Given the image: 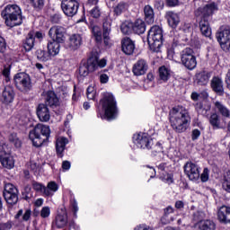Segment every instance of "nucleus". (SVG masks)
Listing matches in <instances>:
<instances>
[{
	"mask_svg": "<svg viewBox=\"0 0 230 230\" xmlns=\"http://www.w3.org/2000/svg\"><path fill=\"white\" fill-rule=\"evenodd\" d=\"M169 121L175 132L182 134V132H186L188 125L191 121L190 111L184 106H175L169 112Z\"/></svg>",
	"mask_w": 230,
	"mask_h": 230,
	"instance_id": "1",
	"label": "nucleus"
},
{
	"mask_svg": "<svg viewBox=\"0 0 230 230\" xmlns=\"http://www.w3.org/2000/svg\"><path fill=\"white\" fill-rule=\"evenodd\" d=\"M1 16L9 28L22 24V11L17 4H7L1 12Z\"/></svg>",
	"mask_w": 230,
	"mask_h": 230,
	"instance_id": "2",
	"label": "nucleus"
},
{
	"mask_svg": "<svg viewBox=\"0 0 230 230\" xmlns=\"http://www.w3.org/2000/svg\"><path fill=\"white\" fill-rule=\"evenodd\" d=\"M49 134H51L49 126L37 124L33 130L30 131L29 139L32 141L33 146H42L49 139Z\"/></svg>",
	"mask_w": 230,
	"mask_h": 230,
	"instance_id": "3",
	"label": "nucleus"
},
{
	"mask_svg": "<svg viewBox=\"0 0 230 230\" xmlns=\"http://www.w3.org/2000/svg\"><path fill=\"white\" fill-rule=\"evenodd\" d=\"M147 42L151 51L159 53L163 46V29L159 25L150 28L147 34Z\"/></svg>",
	"mask_w": 230,
	"mask_h": 230,
	"instance_id": "4",
	"label": "nucleus"
},
{
	"mask_svg": "<svg viewBox=\"0 0 230 230\" xmlns=\"http://www.w3.org/2000/svg\"><path fill=\"white\" fill-rule=\"evenodd\" d=\"M101 103L107 119H114L118 114V107L116 106L114 95L111 93H105L103 98L101 100Z\"/></svg>",
	"mask_w": 230,
	"mask_h": 230,
	"instance_id": "5",
	"label": "nucleus"
},
{
	"mask_svg": "<svg viewBox=\"0 0 230 230\" xmlns=\"http://www.w3.org/2000/svg\"><path fill=\"white\" fill-rule=\"evenodd\" d=\"M13 80L19 91H22V93H28V91H31L32 85L30 75L26 73H18L14 75Z\"/></svg>",
	"mask_w": 230,
	"mask_h": 230,
	"instance_id": "6",
	"label": "nucleus"
},
{
	"mask_svg": "<svg viewBox=\"0 0 230 230\" xmlns=\"http://www.w3.org/2000/svg\"><path fill=\"white\" fill-rule=\"evenodd\" d=\"M216 39L219 42L224 51H229L230 49V27H221L216 34Z\"/></svg>",
	"mask_w": 230,
	"mask_h": 230,
	"instance_id": "7",
	"label": "nucleus"
},
{
	"mask_svg": "<svg viewBox=\"0 0 230 230\" xmlns=\"http://www.w3.org/2000/svg\"><path fill=\"white\" fill-rule=\"evenodd\" d=\"M181 64L190 71H193L197 67V58L193 55V49L186 48L181 54Z\"/></svg>",
	"mask_w": 230,
	"mask_h": 230,
	"instance_id": "8",
	"label": "nucleus"
},
{
	"mask_svg": "<svg viewBox=\"0 0 230 230\" xmlns=\"http://www.w3.org/2000/svg\"><path fill=\"white\" fill-rule=\"evenodd\" d=\"M133 143L138 148H146L150 150L154 146V139L148 135V133H138L133 136Z\"/></svg>",
	"mask_w": 230,
	"mask_h": 230,
	"instance_id": "9",
	"label": "nucleus"
},
{
	"mask_svg": "<svg viewBox=\"0 0 230 230\" xmlns=\"http://www.w3.org/2000/svg\"><path fill=\"white\" fill-rule=\"evenodd\" d=\"M4 198L7 204L13 206L19 200V190L12 183H6L4 190Z\"/></svg>",
	"mask_w": 230,
	"mask_h": 230,
	"instance_id": "10",
	"label": "nucleus"
},
{
	"mask_svg": "<svg viewBox=\"0 0 230 230\" xmlns=\"http://www.w3.org/2000/svg\"><path fill=\"white\" fill-rule=\"evenodd\" d=\"M184 173L190 181L200 179V166L193 162H187L183 166Z\"/></svg>",
	"mask_w": 230,
	"mask_h": 230,
	"instance_id": "11",
	"label": "nucleus"
},
{
	"mask_svg": "<svg viewBox=\"0 0 230 230\" xmlns=\"http://www.w3.org/2000/svg\"><path fill=\"white\" fill-rule=\"evenodd\" d=\"M61 8L66 17H75V14L78 13L80 4L76 0H62Z\"/></svg>",
	"mask_w": 230,
	"mask_h": 230,
	"instance_id": "12",
	"label": "nucleus"
},
{
	"mask_svg": "<svg viewBox=\"0 0 230 230\" xmlns=\"http://www.w3.org/2000/svg\"><path fill=\"white\" fill-rule=\"evenodd\" d=\"M49 37L59 44L66 42V28L62 26H53L49 31Z\"/></svg>",
	"mask_w": 230,
	"mask_h": 230,
	"instance_id": "13",
	"label": "nucleus"
},
{
	"mask_svg": "<svg viewBox=\"0 0 230 230\" xmlns=\"http://www.w3.org/2000/svg\"><path fill=\"white\" fill-rule=\"evenodd\" d=\"M218 11V6L217 5V4L212 3L209 4H207L204 7H199L197 9V11L195 12V15L196 17H204V19H206V17H209V15H212L215 13V12Z\"/></svg>",
	"mask_w": 230,
	"mask_h": 230,
	"instance_id": "14",
	"label": "nucleus"
},
{
	"mask_svg": "<svg viewBox=\"0 0 230 230\" xmlns=\"http://www.w3.org/2000/svg\"><path fill=\"white\" fill-rule=\"evenodd\" d=\"M14 99L15 92L13 91V87L5 86L0 97L1 103H3L4 105H10V103H13Z\"/></svg>",
	"mask_w": 230,
	"mask_h": 230,
	"instance_id": "15",
	"label": "nucleus"
},
{
	"mask_svg": "<svg viewBox=\"0 0 230 230\" xmlns=\"http://www.w3.org/2000/svg\"><path fill=\"white\" fill-rule=\"evenodd\" d=\"M148 71V63L145 59H138L132 67V73L135 76H143Z\"/></svg>",
	"mask_w": 230,
	"mask_h": 230,
	"instance_id": "16",
	"label": "nucleus"
},
{
	"mask_svg": "<svg viewBox=\"0 0 230 230\" xmlns=\"http://www.w3.org/2000/svg\"><path fill=\"white\" fill-rule=\"evenodd\" d=\"M0 163L2 166L7 170H12V168L15 166V160H13V156L6 151H0Z\"/></svg>",
	"mask_w": 230,
	"mask_h": 230,
	"instance_id": "17",
	"label": "nucleus"
},
{
	"mask_svg": "<svg viewBox=\"0 0 230 230\" xmlns=\"http://www.w3.org/2000/svg\"><path fill=\"white\" fill-rule=\"evenodd\" d=\"M217 219L221 224H230V208L222 206L217 211Z\"/></svg>",
	"mask_w": 230,
	"mask_h": 230,
	"instance_id": "18",
	"label": "nucleus"
},
{
	"mask_svg": "<svg viewBox=\"0 0 230 230\" xmlns=\"http://www.w3.org/2000/svg\"><path fill=\"white\" fill-rule=\"evenodd\" d=\"M67 48L70 51H76L82 46V36L80 34H73L68 39Z\"/></svg>",
	"mask_w": 230,
	"mask_h": 230,
	"instance_id": "19",
	"label": "nucleus"
},
{
	"mask_svg": "<svg viewBox=\"0 0 230 230\" xmlns=\"http://www.w3.org/2000/svg\"><path fill=\"white\" fill-rule=\"evenodd\" d=\"M121 48L125 55H132L134 53V49H136V44H134L130 38L125 37L121 40Z\"/></svg>",
	"mask_w": 230,
	"mask_h": 230,
	"instance_id": "20",
	"label": "nucleus"
},
{
	"mask_svg": "<svg viewBox=\"0 0 230 230\" xmlns=\"http://www.w3.org/2000/svg\"><path fill=\"white\" fill-rule=\"evenodd\" d=\"M55 226L58 229H62L67 226V212L66 211V208H62L61 213L57 215Z\"/></svg>",
	"mask_w": 230,
	"mask_h": 230,
	"instance_id": "21",
	"label": "nucleus"
},
{
	"mask_svg": "<svg viewBox=\"0 0 230 230\" xmlns=\"http://www.w3.org/2000/svg\"><path fill=\"white\" fill-rule=\"evenodd\" d=\"M37 116L40 121L47 122L51 118L49 109L46 104H40L37 109Z\"/></svg>",
	"mask_w": 230,
	"mask_h": 230,
	"instance_id": "22",
	"label": "nucleus"
},
{
	"mask_svg": "<svg viewBox=\"0 0 230 230\" xmlns=\"http://www.w3.org/2000/svg\"><path fill=\"white\" fill-rule=\"evenodd\" d=\"M45 102L46 105L52 107V109H55V107H58V105H60V101L58 100L57 93L52 91L47 93Z\"/></svg>",
	"mask_w": 230,
	"mask_h": 230,
	"instance_id": "23",
	"label": "nucleus"
},
{
	"mask_svg": "<svg viewBox=\"0 0 230 230\" xmlns=\"http://www.w3.org/2000/svg\"><path fill=\"white\" fill-rule=\"evenodd\" d=\"M210 85L214 93H217V94L224 93V82L222 81V78L217 76L213 77Z\"/></svg>",
	"mask_w": 230,
	"mask_h": 230,
	"instance_id": "24",
	"label": "nucleus"
},
{
	"mask_svg": "<svg viewBox=\"0 0 230 230\" xmlns=\"http://www.w3.org/2000/svg\"><path fill=\"white\" fill-rule=\"evenodd\" d=\"M213 109L216 112H219V114H222L225 118H229L230 116L229 109H227V107H226L220 101L213 102Z\"/></svg>",
	"mask_w": 230,
	"mask_h": 230,
	"instance_id": "25",
	"label": "nucleus"
},
{
	"mask_svg": "<svg viewBox=\"0 0 230 230\" xmlns=\"http://www.w3.org/2000/svg\"><path fill=\"white\" fill-rule=\"evenodd\" d=\"M165 17L171 28H177V26H179V22H181V18L179 17V14H177V13L169 11L166 13Z\"/></svg>",
	"mask_w": 230,
	"mask_h": 230,
	"instance_id": "26",
	"label": "nucleus"
},
{
	"mask_svg": "<svg viewBox=\"0 0 230 230\" xmlns=\"http://www.w3.org/2000/svg\"><path fill=\"white\" fill-rule=\"evenodd\" d=\"M69 143V140L64 137H60L56 141V150L58 157H64V150H66V145Z\"/></svg>",
	"mask_w": 230,
	"mask_h": 230,
	"instance_id": "27",
	"label": "nucleus"
},
{
	"mask_svg": "<svg viewBox=\"0 0 230 230\" xmlns=\"http://www.w3.org/2000/svg\"><path fill=\"white\" fill-rule=\"evenodd\" d=\"M111 26L112 24L111 23V22L107 20L103 22V40L105 46H111V38L109 37V35H111Z\"/></svg>",
	"mask_w": 230,
	"mask_h": 230,
	"instance_id": "28",
	"label": "nucleus"
},
{
	"mask_svg": "<svg viewBox=\"0 0 230 230\" xmlns=\"http://www.w3.org/2000/svg\"><path fill=\"white\" fill-rule=\"evenodd\" d=\"M195 109H196L198 114H200L201 116H204L205 118H208V116H209V111H211V104L198 102V103H196Z\"/></svg>",
	"mask_w": 230,
	"mask_h": 230,
	"instance_id": "29",
	"label": "nucleus"
},
{
	"mask_svg": "<svg viewBox=\"0 0 230 230\" xmlns=\"http://www.w3.org/2000/svg\"><path fill=\"white\" fill-rule=\"evenodd\" d=\"M209 78H211L209 72L202 71L196 75V80L199 85H208Z\"/></svg>",
	"mask_w": 230,
	"mask_h": 230,
	"instance_id": "30",
	"label": "nucleus"
},
{
	"mask_svg": "<svg viewBox=\"0 0 230 230\" xmlns=\"http://www.w3.org/2000/svg\"><path fill=\"white\" fill-rule=\"evenodd\" d=\"M133 31L137 33V35H143V33L146 31V24L145 22L141 19L136 20V22H133Z\"/></svg>",
	"mask_w": 230,
	"mask_h": 230,
	"instance_id": "31",
	"label": "nucleus"
},
{
	"mask_svg": "<svg viewBox=\"0 0 230 230\" xmlns=\"http://www.w3.org/2000/svg\"><path fill=\"white\" fill-rule=\"evenodd\" d=\"M199 30L204 37L211 38V28L209 27V22L206 18L201 19L199 22Z\"/></svg>",
	"mask_w": 230,
	"mask_h": 230,
	"instance_id": "32",
	"label": "nucleus"
},
{
	"mask_svg": "<svg viewBox=\"0 0 230 230\" xmlns=\"http://www.w3.org/2000/svg\"><path fill=\"white\" fill-rule=\"evenodd\" d=\"M48 51L52 57H57L58 53H60V43L58 41H49L48 45Z\"/></svg>",
	"mask_w": 230,
	"mask_h": 230,
	"instance_id": "33",
	"label": "nucleus"
},
{
	"mask_svg": "<svg viewBox=\"0 0 230 230\" xmlns=\"http://www.w3.org/2000/svg\"><path fill=\"white\" fill-rule=\"evenodd\" d=\"M35 46V35L33 32H29L27 38L23 41V48L27 51H31Z\"/></svg>",
	"mask_w": 230,
	"mask_h": 230,
	"instance_id": "34",
	"label": "nucleus"
},
{
	"mask_svg": "<svg viewBox=\"0 0 230 230\" xmlns=\"http://www.w3.org/2000/svg\"><path fill=\"white\" fill-rule=\"evenodd\" d=\"M196 227L199 230H215V223L211 220H201L196 224Z\"/></svg>",
	"mask_w": 230,
	"mask_h": 230,
	"instance_id": "35",
	"label": "nucleus"
},
{
	"mask_svg": "<svg viewBox=\"0 0 230 230\" xmlns=\"http://www.w3.org/2000/svg\"><path fill=\"white\" fill-rule=\"evenodd\" d=\"M58 191V184L55 181H49L45 187V197H53Z\"/></svg>",
	"mask_w": 230,
	"mask_h": 230,
	"instance_id": "36",
	"label": "nucleus"
},
{
	"mask_svg": "<svg viewBox=\"0 0 230 230\" xmlns=\"http://www.w3.org/2000/svg\"><path fill=\"white\" fill-rule=\"evenodd\" d=\"M145 19L147 24H154V9L150 5H146L144 8Z\"/></svg>",
	"mask_w": 230,
	"mask_h": 230,
	"instance_id": "37",
	"label": "nucleus"
},
{
	"mask_svg": "<svg viewBox=\"0 0 230 230\" xmlns=\"http://www.w3.org/2000/svg\"><path fill=\"white\" fill-rule=\"evenodd\" d=\"M69 204H70V209L72 213H74L75 218H76L78 216L76 213H78V201H76V199L75 198V194L70 191V199H69Z\"/></svg>",
	"mask_w": 230,
	"mask_h": 230,
	"instance_id": "38",
	"label": "nucleus"
},
{
	"mask_svg": "<svg viewBox=\"0 0 230 230\" xmlns=\"http://www.w3.org/2000/svg\"><path fill=\"white\" fill-rule=\"evenodd\" d=\"M170 76H172L170 69H168L166 66H161L159 68L160 80H162L163 82H168V80H170Z\"/></svg>",
	"mask_w": 230,
	"mask_h": 230,
	"instance_id": "39",
	"label": "nucleus"
},
{
	"mask_svg": "<svg viewBox=\"0 0 230 230\" xmlns=\"http://www.w3.org/2000/svg\"><path fill=\"white\" fill-rule=\"evenodd\" d=\"M120 31L124 35H130L133 31V22L129 21L124 22L120 26Z\"/></svg>",
	"mask_w": 230,
	"mask_h": 230,
	"instance_id": "40",
	"label": "nucleus"
},
{
	"mask_svg": "<svg viewBox=\"0 0 230 230\" xmlns=\"http://www.w3.org/2000/svg\"><path fill=\"white\" fill-rule=\"evenodd\" d=\"M86 67L89 69L90 73H93L98 69V58H90L86 63Z\"/></svg>",
	"mask_w": 230,
	"mask_h": 230,
	"instance_id": "41",
	"label": "nucleus"
},
{
	"mask_svg": "<svg viewBox=\"0 0 230 230\" xmlns=\"http://www.w3.org/2000/svg\"><path fill=\"white\" fill-rule=\"evenodd\" d=\"M87 12L90 13L91 17H93V19H99L102 15V9H100L98 5L88 8Z\"/></svg>",
	"mask_w": 230,
	"mask_h": 230,
	"instance_id": "42",
	"label": "nucleus"
},
{
	"mask_svg": "<svg viewBox=\"0 0 230 230\" xmlns=\"http://www.w3.org/2000/svg\"><path fill=\"white\" fill-rule=\"evenodd\" d=\"M37 57L39 60H41L42 62H48V60H51L52 56L49 54V51L46 52L45 50H38Z\"/></svg>",
	"mask_w": 230,
	"mask_h": 230,
	"instance_id": "43",
	"label": "nucleus"
},
{
	"mask_svg": "<svg viewBox=\"0 0 230 230\" xmlns=\"http://www.w3.org/2000/svg\"><path fill=\"white\" fill-rule=\"evenodd\" d=\"M9 141L15 146V148H21L22 146V142H21V139L17 137V134L13 133L9 136Z\"/></svg>",
	"mask_w": 230,
	"mask_h": 230,
	"instance_id": "44",
	"label": "nucleus"
},
{
	"mask_svg": "<svg viewBox=\"0 0 230 230\" xmlns=\"http://www.w3.org/2000/svg\"><path fill=\"white\" fill-rule=\"evenodd\" d=\"M209 123L215 128H218L220 127V118L218 117V114L212 113L209 117Z\"/></svg>",
	"mask_w": 230,
	"mask_h": 230,
	"instance_id": "45",
	"label": "nucleus"
},
{
	"mask_svg": "<svg viewBox=\"0 0 230 230\" xmlns=\"http://www.w3.org/2000/svg\"><path fill=\"white\" fill-rule=\"evenodd\" d=\"M92 33L93 37L95 38L96 42H102V29L98 26H93L92 28Z\"/></svg>",
	"mask_w": 230,
	"mask_h": 230,
	"instance_id": "46",
	"label": "nucleus"
},
{
	"mask_svg": "<svg viewBox=\"0 0 230 230\" xmlns=\"http://www.w3.org/2000/svg\"><path fill=\"white\" fill-rule=\"evenodd\" d=\"M127 10V4L120 2L114 7V13L117 15H121L122 12Z\"/></svg>",
	"mask_w": 230,
	"mask_h": 230,
	"instance_id": "47",
	"label": "nucleus"
},
{
	"mask_svg": "<svg viewBox=\"0 0 230 230\" xmlns=\"http://www.w3.org/2000/svg\"><path fill=\"white\" fill-rule=\"evenodd\" d=\"M86 94L88 100H94L96 98V90H94V86H88Z\"/></svg>",
	"mask_w": 230,
	"mask_h": 230,
	"instance_id": "48",
	"label": "nucleus"
},
{
	"mask_svg": "<svg viewBox=\"0 0 230 230\" xmlns=\"http://www.w3.org/2000/svg\"><path fill=\"white\" fill-rule=\"evenodd\" d=\"M89 73L91 72L87 67V66L85 65V63L81 64V66H79V75L81 76H87Z\"/></svg>",
	"mask_w": 230,
	"mask_h": 230,
	"instance_id": "49",
	"label": "nucleus"
},
{
	"mask_svg": "<svg viewBox=\"0 0 230 230\" xmlns=\"http://www.w3.org/2000/svg\"><path fill=\"white\" fill-rule=\"evenodd\" d=\"M40 215L41 218H49V215H51V208L49 207H43Z\"/></svg>",
	"mask_w": 230,
	"mask_h": 230,
	"instance_id": "50",
	"label": "nucleus"
},
{
	"mask_svg": "<svg viewBox=\"0 0 230 230\" xmlns=\"http://www.w3.org/2000/svg\"><path fill=\"white\" fill-rule=\"evenodd\" d=\"M160 179H162V181H164V182H166V184H172V182H173V174L166 173L164 176H160Z\"/></svg>",
	"mask_w": 230,
	"mask_h": 230,
	"instance_id": "51",
	"label": "nucleus"
},
{
	"mask_svg": "<svg viewBox=\"0 0 230 230\" xmlns=\"http://www.w3.org/2000/svg\"><path fill=\"white\" fill-rule=\"evenodd\" d=\"M32 188L33 190H35V191H40V193H43V195L45 196V188L46 186L39 183V182H34L32 184Z\"/></svg>",
	"mask_w": 230,
	"mask_h": 230,
	"instance_id": "52",
	"label": "nucleus"
},
{
	"mask_svg": "<svg viewBox=\"0 0 230 230\" xmlns=\"http://www.w3.org/2000/svg\"><path fill=\"white\" fill-rule=\"evenodd\" d=\"M173 220H175V218L172 216H170V215H167V216L164 215L161 218V222L164 226H166V224H172V222H173Z\"/></svg>",
	"mask_w": 230,
	"mask_h": 230,
	"instance_id": "53",
	"label": "nucleus"
},
{
	"mask_svg": "<svg viewBox=\"0 0 230 230\" xmlns=\"http://www.w3.org/2000/svg\"><path fill=\"white\" fill-rule=\"evenodd\" d=\"M201 182H208L209 181V169L205 168L200 175Z\"/></svg>",
	"mask_w": 230,
	"mask_h": 230,
	"instance_id": "54",
	"label": "nucleus"
},
{
	"mask_svg": "<svg viewBox=\"0 0 230 230\" xmlns=\"http://www.w3.org/2000/svg\"><path fill=\"white\" fill-rule=\"evenodd\" d=\"M12 227H13V223L12 221L0 224V230H10Z\"/></svg>",
	"mask_w": 230,
	"mask_h": 230,
	"instance_id": "55",
	"label": "nucleus"
},
{
	"mask_svg": "<svg viewBox=\"0 0 230 230\" xmlns=\"http://www.w3.org/2000/svg\"><path fill=\"white\" fill-rule=\"evenodd\" d=\"M6 51V40L0 36V54L4 53Z\"/></svg>",
	"mask_w": 230,
	"mask_h": 230,
	"instance_id": "56",
	"label": "nucleus"
},
{
	"mask_svg": "<svg viewBox=\"0 0 230 230\" xmlns=\"http://www.w3.org/2000/svg\"><path fill=\"white\" fill-rule=\"evenodd\" d=\"M100 0H88L85 4L86 10H89V8H93V6H98V3Z\"/></svg>",
	"mask_w": 230,
	"mask_h": 230,
	"instance_id": "57",
	"label": "nucleus"
},
{
	"mask_svg": "<svg viewBox=\"0 0 230 230\" xmlns=\"http://www.w3.org/2000/svg\"><path fill=\"white\" fill-rule=\"evenodd\" d=\"M31 3L34 8H42L44 6V0H31Z\"/></svg>",
	"mask_w": 230,
	"mask_h": 230,
	"instance_id": "58",
	"label": "nucleus"
},
{
	"mask_svg": "<svg viewBox=\"0 0 230 230\" xmlns=\"http://www.w3.org/2000/svg\"><path fill=\"white\" fill-rule=\"evenodd\" d=\"M175 211V209L173 208V207L172 206H168L166 207L164 209V215H165V218H166V216H172L173 215V212Z\"/></svg>",
	"mask_w": 230,
	"mask_h": 230,
	"instance_id": "59",
	"label": "nucleus"
},
{
	"mask_svg": "<svg viewBox=\"0 0 230 230\" xmlns=\"http://www.w3.org/2000/svg\"><path fill=\"white\" fill-rule=\"evenodd\" d=\"M31 218V209H26L24 214L22 215V220L24 222H28Z\"/></svg>",
	"mask_w": 230,
	"mask_h": 230,
	"instance_id": "60",
	"label": "nucleus"
},
{
	"mask_svg": "<svg viewBox=\"0 0 230 230\" xmlns=\"http://www.w3.org/2000/svg\"><path fill=\"white\" fill-rule=\"evenodd\" d=\"M134 230H152L148 225L141 224L137 226Z\"/></svg>",
	"mask_w": 230,
	"mask_h": 230,
	"instance_id": "61",
	"label": "nucleus"
},
{
	"mask_svg": "<svg viewBox=\"0 0 230 230\" xmlns=\"http://www.w3.org/2000/svg\"><path fill=\"white\" fill-rule=\"evenodd\" d=\"M157 168L158 170H160V172H168V164L166 163L159 164Z\"/></svg>",
	"mask_w": 230,
	"mask_h": 230,
	"instance_id": "62",
	"label": "nucleus"
},
{
	"mask_svg": "<svg viewBox=\"0 0 230 230\" xmlns=\"http://www.w3.org/2000/svg\"><path fill=\"white\" fill-rule=\"evenodd\" d=\"M101 84H107L109 82V75L106 74H102L100 75Z\"/></svg>",
	"mask_w": 230,
	"mask_h": 230,
	"instance_id": "63",
	"label": "nucleus"
},
{
	"mask_svg": "<svg viewBox=\"0 0 230 230\" xmlns=\"http://www.w3.org/2000/svg\"><path fill=\"white\" fill-rule=\"evenodd\" d=\"M105 66H107V59L102 58V59H101L99 61L97 59V68L98 67L103 68V67H105Z\"/></svg>",
	"mask_w": 230,
	"mask_h": 230,
	"instance_id": "64",
	"label": "nucleus"
}]
</instances>
